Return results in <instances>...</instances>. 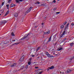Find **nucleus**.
<instances>
[{
  "label": "nucleus",
  "mask_w": 74,
  "mask_h": 74,
  "mask_svg": "<svg viewBox=\"0 0 74 74\" xmlns=\"http://www.w3.org/2000/svg\"><path fill=\"white\" fill-rule=\"evenodd\" d=\"M9 66H10V67H15L16 66V64L15 63H13L12 64L11 63H9Z\"/></svg>",
  "instance_id": "nucleus-1"
},
{
  "label": "nucleus",
  "mask_w": 74,
  "mask_h": 74,
  "mask_svg": "<svg viewBox=\"0 0 74 74\" xmlns=\"http://www.w3.org/2000/svg\"><path fill=\"white\" fill-rule=\"evenodd\" d=\"M46 53L47 56L49 58H52V57H53V55L49 54L48 52H46Z\"/></svg>",
  "instance_id": "nucleus-2"
},
{
  "label": "nucleus",
  "mask_w": 74,
  "mask_h": 74,
  "mask_svg": "<svg viewBox=\"0 0 74 74\" xmlns=\"http://www.w3.org/2000/svg\"><path fill=\"white\" fill-rule=\"evenodd\" d=\"M32 8H33L32 7H30L28 11L26 12L25 13V15L27 14V13H29V12H30V11L32 10Z\"/></svg>",
  "instance_id": "nucleus-3"
},
{
  "label": "nucleus",
  "mask_w": 74,
  "mask_h": 74,
  "mask_svg": "<svg viewBox=\"0 0 74 74\" xmlns=\"http://www.w3.org/2000/svg\"><path fill=\"white\" fill-rule=\"evenodd\" d=\"M29 35V34H25L23 38H22V40H27V39H26V37L28 36Z\"/></svg>",
  "instance_id": "nucleus-4"
},
{
  "label": "nucleus",
  "mask_w": 74,
  "mask_h": 74,
  "mask_svg": "<svg viewBox=\"0 0 74 74\" xmlns=\"http://www.w3.org/2000/svg\"><path fill=\"white\" fill-rule=\"evenodd\" d=\"M66 33V31H64L62 33L61 35L60 36V37H62L63 36H64L65 34V33Z\"/></svg>",
  "instance_id": "nucleus-5"
},
{
  "label": "nucleus",
  "mask_w": 74,
  "mask_h": 74,
  "mask_svg": "<svg viewBox=\"0 0 74 74\" xmlns=\"http://www.w3.org/2000/svg\"><path fill=\"white\" fill-rule=\"evenodd\" d=\"M24 58H25V56H22L21 58L20 59V61L21 62H23V61Z\"/></svg>",
  "instance_id": "nucleus-6"
},
{
  "label": "nucleus",
  "mask_w": 74,
  "mask_h": 74,
  "mask_svg": "<svg viewBox=\"0 0 74 74\" xmlns=\"http://www.w3.org/2000/svg\"><path fill=\"white\" fill-rule=\"evenodd\" d=\"M63 49V48L62 47H59L57 49V51H61V50H62Z\"/></svg>",
  "instance_id": "nucleus-7"
},
{
  "label": "nucleus",
  "mask_w": 74,
  "mask_h": 74,
  "mask_svg": "<svg viewBox=\"0 0 74 74\" xmlns=\"http://www.w3.org/2000/svg\"><path fill=\"white\" fill-rule=\"evenodd\" d=\"M7 22V21H1V23L3 24V23H5Z\"/></svg>",
  "instance_id": "nucleus-8"
},
{
  "label": "nucleus",
  "mask_w": 74,
  "mask_h": 74,
  "mask_svg": "<svg viewBox=\"0 0 74 74\" xmlns=\"http://www.w3.org/2000/svg\"><path fill=\"white\" fill-rule=\"evenodd\" d=\"M18 12H16L14 14V16L15 17H17L18 16Z\"/></svg>",
  "instance_id": "nucleus-9"
},
{
  "label": "nucleus",
  "mask_w": 74,
  "mask_h": 74,
  "mask_svg": "<svg viewBox=\"0 0 74 74\" xmlns=\"http://www.w3.org/2000/svg\"><path fill=\"white\" fill-rule=\"evenodd\" d=\"M71 71H72V70H71V69H68L67 71V73H71Z\"/></svg>",
  "instance_id": "nucleus-10"
},
{
  "label": "nucleus",
  "mask_w": 74,
  "mask_h": 74,
  "mask_svg": "<svg viewBox=\"0 0 74 74\" xmlns=\"http://www.w3.org/2000/svg\"><path fill=\"white\" fill-rule=\"evenodd\" d=\"M51 38H52V36H51L49 38V40L47 41V42H51Z\"/></svg>",
  "instance_id": "nucleus-11"
},
{
  "label": "nucleus",
  "mask_w": 74,
  "mask_h": 74,
  "mask_svg": "<svg viewBox=\"0 0 74 74\" xmlns=\"http://www.w3.org/2000/svg\"><path fill=\"white\" fill-rule=\"evenodd\" d=\"M20 1L22 2V0H16V3H19Z\"/></svg>",
  "instance_id": "nucleus-12"
},
{
  "label": "nucleus",
  "mask_w": 74,
  "mask_h": 74,
  "mask_svg": "<svg viewBox=\"0 0 74 74\" xmlns=\"http://www.w3.org/2000/svg\"><path fill=\"white\" fill-rule=\"evenodd\" d=\"M49 69H50V70L53 69H54V66H51L50 67H49Z\"/></svg>",
  "instance_id": "nucleus-13"
},
{
  "label": "nucleus",
  "mask_w": 74,
  "mask_h": 74,
  "mask_svg": "<svg viewBox=\"0 0 74 74\" xmlns=\"http://www.w3.org/2000/svg\"><path fill=\"white\" fill-rule=\"evenodd\" d=\"M50 33V31L49 30L47 31L46 32L47 34H49Z\"/></svg>",
  "instance_id": "nucleus-14"
},
{
  "label": "nucleus",
  "mask_w": 74,
  "mask_h": 74,
  "mask_svg": "<svg viewBox=\"0 0 74 74\" xmlns=\"http://www.w3.org/2000/svg\"><path fill=\"white\" fill-rule=\"evenodd\" d=\"M40 47H38L37 48V49L36 50V52H37L38 50H40Z\"/></svg>",
  "instance_id": "nucleus-15"
},
{
  "label": "nucleus",
  "mask_w": 74,
  "mask_h": 74,
  "mask_svg": "<svg viewBox=\"0 0 74 74\" xmlns=\"http://www.w3.org/2000/svg\"><path fill=\"white\" fill-rule=\"evenodd\" d=\"M15 5H14V4H11V6H10V7H13Z\"/></svg>",
  "instance_id": "nucleus-16"
},
{
  "label": "nucleus",
  "mask_w": 74,
  "mask_h": 74,
  "mask_svg": "<svg viewBox=\"0 0 74 74\" xmlns=\"http://www.w3.org/2000/svg\"><path fill=\"white\" fill-rule=\"evenodd\" d=\"M9 13V11H7V12L5 14V16H6V15H7Z\"/></svg>",
  "instance_id": "nucleus-17"
},
{
  "label": "nucleus",
  "mask_w": 74,
  "mask_h": 74,
  "mask_svg": "<svg viewBox=\"0 0 74 74\" xmlns=\"http://www.w3.org/2000/svg\"><path fill=\"white\" fill-rule=\"evenodd\" d=\"M35 4H40V2L37 1L35 2Z\"/></svg>",
  "instance_id": "nucleus-18"
},
{
  "label": "nucleus",
  "mask_w": 74,
  "mask_h": 74,
  "mask_svg": "<svg viewBox=\"0 0 74 74\" xmlns=\"http://www.w3.org/2000/svg\"><path fill=\"white\" fill-rule=\"evenodd\" d=\"M71 46H73L74 45V43H72L70 44Z\"/></svg>",
  "instance_id": "nucleus-19"
},
{
  "label": "nucleus",
  "mask_w": 74,
  "mask_h": 74,
  "mask_svg": "<svg viewBox=\"0 0 74 74\" xmlns=\"http://www.w3.org/2000/svg\"><path fill=\"white\" fill-rule=\"evenodd\" d=\"M6 6V7H8L7 9H9V4H7Z\"/></svg>",
  "instance_id": "nucleus-20"
},
{
  "label": "nucleus",
  "mask_w": 74,
  "mask_h": 74,
  "mask_svg": "<svg viewBox=\"0 0 74 74\" xmlns=\"http://www.w3.org/2000/svg\"><path fill=\"white\" fill-rule=\"evenodd\" d=\"M42 6H45V3H43L41 5Z\"/></svg>",
  "instance_id": "nucleus-21"
},
{
  "label": "nucleus",
  "mask_w": 74,
  "mask_h": 74,
  "mask_svg": "<svg viewBox=\"0 0 74 74\" xmlns=\"http://www.w3.org/2000/svg\"><path fill=\"white\" fill-rule=\"evenodd\" d=\"M28 64L29 65H30V64H31V62L29 61L28 62Z\"/></svg>",
  "instance_id": "nucleus-22"
},
{
  "label": "nucleus",
  "mask_w": 74,
  "mask_h": 74,
  "mask_svg": "<svg viewBox=\"0 0 74 74\" xmlns=\"http://www.w3.org/2000/svg\"><path fill=\"white\" fill-rule=\"evenodd\" d=\"M11 1H12V0H9L8 1V3H10L11 2Z\"/></svg>",
  "instance_id": "nucleus-23"
},
{
  "label": "nucleus",
  "mask_w": 74,
  "mask_h": 74,
  "mask_svg": "<svg viewBox=\"0 0 74 74\" xmlns=\"http://www.w3.org/2000/svg\"><path fill=\"white\" fill-rule=\"evenodd\" d=\"M61 28H62V29L64 27V26L63 25H61L60 26Z\"/></svg>",
  "instance_id": "nucleus-24"
},
{
  "label": "nucleus",
  "mask_w": 74,
  "mask_h": 74,
  "mask_svg": "<svg viewBox=\"0 0 74 74\" xmlns=\"http://www.w3.org/2000/svg\"><path fill=\"white\" fill-rule=\"evenodd\" d=\"M28 68V65H26L25 67V68L26 69V70Z\"/></svg>",
  "instance_id": "nucleus-25"
},
{
  "label": "nucleus",
  "mask_w": 74,
  "mask_h": 74,
  "mask_svg": "<svg viewBox=\"0 0 74 74\" xmlns=\"http://www.w3.org/2000/svg\"><path fill=\"white\" fill-rule=\"evenodd\" d=\"M20 43H15V44H13V45H14L15 44V45H18V44H19Z\"/></svg>",
  "instance_id": "nucleus-26"
},
{
  "label": "nucleus",
  "mask_w": 74,
  "mask_h": 74,
  "mask_svg": "<svg viewBox=\"0 0 74 74\" xmlns=\"http://www.w3.org/2000/svg\"><path fill=\"white\" fill-rule=\"evenodd\" d=\"M61 74H64V72H60Z\"/></svg>",
  "instance_id": "nucleus-27"
},
{
  "label": "nucleus",
  "mask_w": 74,
  "mask_h": 74,
  "mask_svg": "<svg viewBox=\"0 0 74 74\" xmlns=\"http://www.w3.org/2000/svg\"><path fill=\"white\" fill-rule=\"evenodd\" d=\"M24 68H25V66H23L21 67V69H23Z\"/></svg>",
  "instance_id": "nucleus-28"
},
{
  "label": "nucleus",
  "mask_w": 74,
  "mask_h": 74,
  "mask_svg": "<svg viewBox=\"0 0 74 74\" xmlns=\"http://www.w3.org/2000/svg\"><path fill=\"white\" fill-rule=\"evenodd\" d=\"M74 58V56L71 58L70 59L71 60H72V59H73Z\"/></svg>",
  "instance_id": "nucleus-29"
},
{
  "label": "nucleus",
  "mask_w": 74,
  "mask_h": 74,
  "mask_svg": "<svg viewBox=\"0 0 74 74\" xmlns=\"http://www.w3.org/2000/svg\"><path fill=\"white\" fill-rule=\"evenodd\" d=\"M11 35H12V36H14V33H12L11 34Z\"/></svg>",
  "instance_id": "nucleus-30"
},
{
  "label": "nucleus",
  "mask_w": 74,
  "mask_h": 74,
  "mask_svg": "<svg viewBox=\"0 0 74 74\" xmlns=\"http://www.w3.org/2000/svg\"><path fill=\"white\" fill-rule=\"evenodd\" d=\"M56 14H60V12H56Z\"/></svg>",
  "instance_id": "nucleus-31"
},
{
  "label": "nucleus",
  "mask_w": 74,
  "mask_h": 74,
  "mask_svg": "<svg viewBox=\"0 0 74 74\" xmlns=\"http://www.w3.org/2000/svg\"><path fill=\"white\" fill-rule=\"evenodd\" d=\"M40 69H38V70H37V73H38L40 71Z\"/></svg>",
  "instance_id": "nucleus-32"
},
{
  "label": "nucleus",
  "mask_w": 74,
  "mask_h": 74,
  "mask_svg": "<svg viewBox=\"0 0 74 74\" xmlns=\"http://www.w3.org/2000/svg\"><path fill=\"white\" fill-rule=\"evenodd\" d=\"M69 23H68V24H67L66 27H67L68 26H69Z\"/></svg>",
  "instance_id": "nucleus-33"
},
{
  "label": "nucleus",
  "mask_w": 74,
  "mask_h": 74,
  "mask_svg": "<svg viewBox=\"0 0 74 74\" xmlns=\"http://www.w3.org/2000/svg\"><path fill=\"white\" fill-rule=\"evenodd\" d=\"M67 23V22H64V25H66Z\"/></svg>",
  "instance_id": "nucleus-34"
},
{
  "label": "nucleus",
  "mask_w": 74,
  "mask_h": 74,
  "mask_svg": "<svg viewBox=\"0 0 74 74\" xmlns=\"http://www.w3.org/2000/svg\"><path fill=\"white\" fill-rule=\"evenodd\" d=\"M56 1H55V0H54L53 1V2L54 3H56Z\"/></svg>",
  "instance_id": "nucleus-35"
},
{
  "label": "nucleus",
  "mask_w": 74,
  "mask_h": 74,
  "mask_svg": "<svg viewBox=\"0 0 74 74\" xmlns=\"http://www.w3.org/2000/svg\"><path fill=\"white\" fill-rule=\"evenodd\" d=\"M4 2H2V6H3V5H4Z\"/></svg>",
  "instance_id": "nucleus-36"
},
{
  "label": "nucleus",
  "mask_w": 74,
  "mask_h": 74,
  "mask_svg": "<svg viewBox=\"0 0 74 74\" xmlns=\"http://www.w3.org/2000/svg\"><path fill=\"white\" fill-rule=\"evenodd\" d=\"M56 10V8H55L54 9V11H55V10Z\"/></svg>",
  "instance_id": "nucleus-37"
},
{
  "label": "nucleus",
  "mask_w": 74,
  "mask_h": 74,
  "mask_svg": "<svg viewBox=\"0 0 74 74\" xmlns=\"http://www.w3.org/2000/svg\"><path fill=\"white\" fill-rule=\"evenodd\" d=\"M44 34H47V32H44Z\"/></svg>",
  "instance_id": "nucleus-38"
},
{
  "label": "nucleus",
  "mask_w": 74,
  "mask_h": 74,
  "mask_svg": "<svg viewBox=\"0 0 74 74\" xmlns=\"http://www.w3.org/2000/svg\"><path fill=\"white\" fill-rule=\"evenodd\" d=\"M50 69V68H49V67L47 69V71H48L49 70V69Z\"/></svg>",
  "instance_id": "nucleus-39"
},
{
  "label": "nucleus",
  "mask_w": 74,
  "mask_h": 74,
  "mask_svg": "<svg viewBox=\"0 0 74 74\" xmlns=\"http://www.w3.org/2000/svg\"><path fill=\"white\" fill-rule=\"evenodd\" d=\"M71 25H72V26H74V23H72L71 24Z\"/></svg>",
  "instance_id": "nucleus-40"
},
{
  "label": "nucleus",
  "mask_w": 74,
  "mask_h": 74,
  "mask_svg": "<svg viewBox=\"0 0 74 74\" xmlns=\"http://www.w3.org/2000/svg\"><path fill=\"white\" fill-rule=\"evenodd\" d=\"M38 67H35L36 69H38Z\"/></svg>",
  "instance_id": "nucleus-41"
},
{
  "label": "nucleus",
  "mask_w": 74,
  "mask_h": 74,
  "mask_svg": "<svg viewBox=\"0 0 74 74\" xmlns=\"http://www.w3.org/2000/svg\"><path fill=\"white\" fill-rule=\"evenodd\" d=\"M32 57H34V55H32Z\"/></svg>",
  "instance_id": "nucleus-42"
},
{
  "label": "nucleus",
  "mask_w": 74,
  "mask_h": 74,
  "mask_svg": "<svg viewBox=\"0 0 74 74\" xmlns=\"http://www.w3.org/2000/svg\"><path fill=\"white\" fill-rule=\"evenodd\" d=\"M32 58H30V59H29V60H32Z\"/></svg>",
  "instance_id": "nucleus-43"
},
{
  "label": "nucleus",
  "mask_w": 74,
  "mask_h": 74,
  "mask_svg": "<svg viewBox=\"0 0 74 74\" xmlns=\"http://www.w3.org/2000/svg\"><path fill=\"white\" fill-rule=\"evenodd\" d=\"M42 25H44V23H42Z\"/></svg>",
  "instance_id": "nucleus-44"
},
{
  "label": "nucleus",
  "mask_w": 74,
  "mask_h": 74,
  "mask_svg": "<svg viewBox=\"0 0 74 74\" xmlns=\"http://www.w3.org/2000/svg\"><path fill=\"white\" fill-rule=\"evenodd\" d=\"M12 41H15V40H14Z\"/></svg>",
  "instance_id": "nucleus-45"
},
{
  "label": "nucleus",
  "mask_w": 74,
  "mask_h": 74,
  "mask_svg": "<svg viewBox=\"0 0 74 74\" xmlns=\"http://www.w3.org/2000/svg\"><path fill=\"white\" fill-rule=\"evenodd\" d=\"M53 54V55H55V53L54 52Z\"/></svg>",
  "instance_id": "nucleus-46"
},
{
  "label": "nucleus",
  "mask_w": 74,
  "mask_h": 74,
  "mask_svg": "<svg viewBox=\"0 0 74 74\" xmlns=\"http://www.w3.org/2000/svg\"><path fill=\"white\" fill-rule=\"evenodd\" d=\"M55 55H56V56H58V54H55Z\"/></svg>",
  "instance_id": "nucleus-47"
},
{
  "label": "nucleus",
  "mask_w": 74,
  "mask_h": 74,
  "mask_svg": "<svg viewBox=\"0 0 74 74\" xmlns=\"http://www.w3.org/2000/svg\"><path fill=\"white\" fill-rule=\"evenodd\" d=\"M36 27H37L36 26H35V28H36Z\"/></svg>",
  "instance_id": "nucleus-48"
},
{
  "label": "nucleus",
  "mask_w": 74,
  "mask_h": 74,
  "mask_svg": "<svg viewBox=\"0 0 74 74\" xmlns=\"http://www.w3.org/2000/svg\"><path fill=\"white\" fill-rule=\"evenodd\" d=\"M56 44H55L54 45H56Z\"/></svg>",
  "instance_id": "nucleus-49"
},
{
  "label": "nucleus",
  "mask_w": 74,
  "mask_h": 74,
  "mask_svg": "<svg viewBox=\"0 0 74 74\" xmlns=\"http://www.w3.org/2000/svg\"><path fill=\"white\" fill-rule=\"evenodd\" d=\"M43 27V26H42V27Z\"/></svg>",
  "instance_id": "nucleus-50"
},
{
  "label": "nucleus",
  "mask_w": 74,
  "mask_h": 74,
  "mask_svg": "<svg viewBox=\"0 0 74 74\" xmlns=\"http://www.w3.org/2000/svg\"><path fill=\"white\" fill-rule=\"evenodd\" d=\"M59 0H58V1H59Z\"/></svg>",
  "instance_id": "nucleus-51"
},
{
  "label": "nucleus",
  "mask_w": 74,
  "mask_h": 74,
  "mask_svg": "<svg viewBox=\"0 0 74 74\" xmlns=\"http://www.w3.org/2000/svg\"><path fill=\"white\" fill-rule=\"evenodd\" d=\"M1 15V14H0V15Z\"/></svg>",
  "instance_id": "nucleus-52"
}]
</instances>
